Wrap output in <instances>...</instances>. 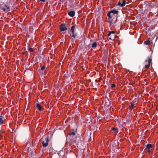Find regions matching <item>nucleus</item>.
Listing matches in <instances>:
<instances>
[{
	"instance_id": "obj_22",
	"label": "nucleus",
	"mask_w": 158,
	"mask_h": 158,
	"mask_svg": "<svg viewBox=\"0 0 158 158\" xmlns=\"http://www.w3.org/2000/svg\"><path fill=\"white\" fill-rule=\"evenodd\" d=\"M112 130V131H115L116 130V129L115 128H114V127H113L111 129Z\"/></svg>"
},
{
	"instance_id": "obj_16",
	"label": "nucleus",
	"mask_w": 158,
	"mask_h": 158,
	"mask_svg": "<svg viewBox=\"0 0 158 158\" xmlns=\"http://www.w3.org/2000/svg\"><path fill=\"white\" fill-rule=\"evenodd\" d=\"M75 135V133L73 131L70 132L69 133V135Z\"/></svg>"
},
{
	"instance_id": "obj_1",
	"label": "nucleus",
	"mask_w": 158,
	"mask_h": 158,
	"mask_svg": "<svg viewBox=\"0 0 158 158\" xmlns=\"http://www.w3.org/2000/svg\"><path fill=\"white\" fill-rule=\"evenodd\" d=\"M118 11L115 10H113L110 11L108 14L107 16L109 19H112L115 15L116 14H118Z\"/></svg>"
},
{
	"instance_id": "obj_23",
	"label": "nucleus",
	"mask_w": 158,
	"mask_h": 158,
	"mask_svg": "<svg viewBox=\"0 0 158 158\" xmlns=\"http://www.w3.org/2000/svg\"><path fill=\"white\" fill-rule=\"evenodd\" d=\"M150 149H148V153H150Z\"/></svg>"
},
{
	"instance_id": "obj_8",
	"label": "nucleus",
	"mask_w": 158,
	"mask_h": 158,
	"mask_svg": "<svg viewBox=\"0 0 158 158\" xmlns=\"http://www.w3.org/2000/svg\"><path fill=\"white\" fill-rule=\"evenodd\" d=\"M3 117L2 115L0 116V125L2 124L3 123Z\"/></svg>"
},
{
	"instance_id": "obj_20",
	"label": "nucleus",
	"mask_w": 158,
	"mask_h": 158,
	"mask_svg": "<svg viewBox=\"0 0 158 158\" xmlns=\"http://www.w3.org/2000/svg\"><path fill=\"white\" fill-rule=\"evenodd\" d=\"M111 87L114 88L115 87V85L114 84H112L111 85Z\"/></svg>"
},
{
	"instance_id": "obj_19",
	"label": "nucleus",
	"mask_w": 158,
	"mask_h": 158,
	"mask_svg": "<svg viewBox=\"0 0 158 158\" xmlns=\"http://www.w3.org/2000/svg\"><path fill=\"white\" fill-rule=\"evenodd\" d=\"M45 68V66H42L41 68V70H44Z\"/></svg>"
},
{
	"instance_id": "obj_15",
	"label": "nucleus",
	"mask_w": 158,
	"mask_h": 158,
	"mask_svg": "<svg viewBox=\"0 0 158 158\" xmlns=\"http://www.w3.org/2000/svg\"><path fill=\"white\" fill-rule=\"evenodd\" d=\"M28 50L29 52H33L34 51V50L33 48L31 47H29Z\"/></svg>"
},
{
	"instance_id": "obj_3",
	"label": "nucleus",
	"mask_w": 158,
	"mask_h": 158,
	"mask_svg": "<svg viewBox=\"0 0 158 158\" xmlns=\"http://www.w3.org/2000/svg\"><path fill=\"white\" fill-rule=\"evenodd\" d=\"M115 31H110L108 34V36L110 40H114L115 38Z\"/></svg>"
},
{
	"instance_id": "obj_10",
	"label": "nucleus",
	"mask_w": 158,
	"mask_h": 158,
	"mask_svg": "<svg viewBox=\"0 0 158 158\" xmlns=\"http://www.w3.org/2000/svg\"><path fill=\"white\" fill-rule=\"evenodd\" d=\"M126 1L125 0H122V3H121V7L124 6L126 4Z\"/></svg>"
},
{
	"instance_id": "obj_6",
	"label": "nucleus",
	"mask_w": 158,
	"mask_h": 158,
	"mask_svg": "<svg viewBox=\"0 0 158 158\" xmlns=\"http://www.w3.org/2000/svg\"><path fill=\"white\" fill-rule=\"evenodd\" d=\"M60 29L62 31H65L67 29L66 27L64 24H62L60 26Z\"/></svg>"
},
{
	"instance_id": "obj_5",
	"label": "nucleus",
	"mask_w": 158,
	"mask_h": 158,
	"mask_svg": "<svg viewBox=\"0 0 158 158\" xmlns=\"http://www.w3.org/2000/svg\"><path fill=\"white\" fill-rule=\"evenodd\" d=\"M74 26H72L71 28V31L72 33L73 34L72 36L74 38H75L77 36V34L76 33H74Z\"/></svg>"
},
{
	"instance_id": "obj_9",
	"label": "nucleus",
	"mask_w": 158,
	"mask_h": 158,
	"mask_svg": "<svg viewBox=\"0 0 158 158\" xmlns=\"http://www.w3.org/2000/svg\"><path fill=\"white\" fill-rule=\"evenodd\" d=\"M36 107L38 108L39 110L40 111H41L42 110V107L40 105L39 103H37L36 104Z\"/></svg>"
},
{
	"instance_id": "obj_13",
	"label": "nucleus",
	"mask_w": 158,
	"mask_h": 158,
	"mask_svg": "<svg viewBox=\"0 0 158 158\" xmlns=\"http://www.w3.org/2000/svg\"><path fill=\"white\" fill-rule=\"evenodd\" d=\"M150 40H149L145 41L144 42V44L146 45H149L150 44Z\"/></svg>"
},
{
	"instance_id": "obj_7",
	"label": "nucleus",
	"mask_w": 158,
	"mask_h": 158,
	"mask_svg": "<svg viewBox=\"0 0 158 158\" xmlns=\"http://www.w3.org/2000/svg\"><path fill=\"white\" fill-rule=\"evenodd\" d=\"M68 15L72 17H73L75 15V12L73 11H71L68 12Z\"/></svg>"
},
{
	"instance_id": "obj_18",
	"label": "nucleus",
	"mask_w": 158,
	"mask_h": 158,
	"mask_svg": "<svg viewBox=\"0 0 158 158\" xmlns=\"http://www.w3.org/2000/svg\"><path fill=\"white\" fill-rule=\"evenodd\" d=\"M121 1H119L118 3L116 5V6H121Z\"/></svg>"
},
{
	"instance_id": "obj_4",
	"label": "nucleus",
	"mask_w": 158,
	"mask_h": 158,
	"mask_svg": "<svg viewBox=\"0 0 158 158\" xmlns=\"http://www.w3.org/2000/svg\"><path fill=\"white\" fill-rule=\"evenodd\" d=\"M48 139L47 137H46L45 140L42 142V144L43 146L44 147H47L48 145Z\"/></svg>"
},
{
	"instance_id": "obj_14",
	"label": "nucleus",
	"mask_w": 158,
	"mask_h": 158,
	"mask_svg": "<svg viewBox=\"0 0 158 158\" xmlns=\"http://www.w3.org/2000/svg\"><path fill=\"white\" fill-rule=\"evenodd\" d=\"M135 103V101L134 100L133 101H132V102L131 103V107H134Z\"/></svg>"
},
{
	"instance_id": "obj_17",
	"label": "nucleus",
	"mask_w": 158,
	"mask_h": 158,
	"mask_svg": "<svg viewBox=\"0 0 158 158\" xmlns=\"http://www.w3.org/2000/svg\"><path fill=\"white\" fill-rule=\"evenodd\" d=\"M117 157V155L115 154L113 155L112 156L111 158H116Z\"/></svg>"
},
{
	"instance_id": "obj_2",
	"label": "nucleus",
	"mask_w": 158,
	"mask_h": 158,
	"mask_svg": "<svg viewBox=\"0 0 158 158\" xmlns=\"http://www.w3.org/2000/svg\"><path fill=\"white\" fill-rule=\"evenodd\" d=\"M151 61L152 59L149 57H147L145 60V62L147 63V64L145 66V68L148 69L149 68Z\"/></svg>"
},
{
	"instance_id": "obj_21",
	"label": "nucleus",
	"mask_w": 158,
	"mask_h": 158,
	"mask_svg": "<svg viewBox=\"0 0 158 158\" xmlns=\"http://www.w3.org/2000/svg\"><path fill=\"white\" fill-rule=\"evenodd\" d=\"M133 107H131V106H130V110H133Z\"/></svg>"
},
{
	"instance_id": "obj_11",
	"label": "nucleus",
	"mask_w": 158,
	"mask_h": 158,
	"mask_svg": "<svg viewBox=\"0 0 158 158\" xmlns=\"http://www.w3.org/2000/svg\"><path fill=\"white\" fill-rule=\"evenodd\" d=\"M152 147V145L151 144H148L146 146V148L148 149H150Z\"/></svg>"
},
{
	"instance_id": "obj_12",
	"label": "nucleus",
	"mask_w": 158,
	"mask_h": 158,
	"mask_svg": "<svg viewBox=\"0 0 158 158\" xmlns=\"http://www.w3.org/2000/svg\"><path fill=\"white\" fill-rule=\"evenodd\" d=\"M91 47L95 49L97 47V43L96 42H94L92 45Z\"/></svg>"
}]
</instances>
